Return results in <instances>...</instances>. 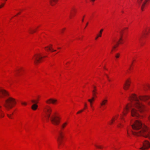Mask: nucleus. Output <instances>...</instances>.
Masks as SVG:
<instances>
[{"label":"nucleus","mask_w":150,"mask_h":150,"mask_svg":"<svg viewBox=\"0 0 150 150\" xmlns=\"http://www.w3.org/2000/svg\"><path fill=\"white\" fill-rule=\"evenodd\" d=\"M150 98V96H142L137 97L135 94H133L129 97V100L132 102V104H128L125 108L123 113L125 115L127 111L129 109L131 110V114L132 117H137L139 116V112H142L145 109V106L141 102H144Z\"/></svg>","instance_id":"f257e3e1"},{"label":"nucleus","mask_w":150,"mask_h":150,"mask_svg":"<svg viewBox=\"0 0 150 150\" xmlns=\"http://www.w3.org/2000/svg\"><path fill=\"white\" fill-rule=\"evenodd\" d=\"M131 125L133 131H132V134L136 136H142L148 138L150 140V133L148 128L144 125L142 124L141 122L137 120Z\"/></svg>","instance_id":"f03ea898"},{"label":"nucleus","mask_w":150,"mask_h":150,"mask_svg":"<svg viewBox=\"0 0 150 150\" xmlns=\"http://www.w3.org/2000/svg\"><path fill=\"white\" fill-rule=\"evenodd\" d=\"M47 118H50V120L52 123L55 125H57L60 122V118L59 117L56 116L54 114L51 116L52 112V109L50 106H47Z\"/></svg>","instance_id":"7ed1b4c3"},{"label":"nucleus","mask_w":150,"mask_h":150,"mask_svg":"<svg viewBox=\"0 0 150 150\" xmlns=\"http://www.w3.org/2000/svg\"><path fill=\"white\" fill-rule=\"evenodd\" d=\"M5 103L4 106L8 110L12 108L16 103L15 99L11 97H8L5 100Z\"/></svg>","instance_id":"20e7f679"},{"label":"nucleus","mask_w":150,"mask_h":150,"mask_svg":"<svg viewBox=\"0 0 150 150\" xmlns=\"http://www.w3.org/2000/svg\"><path fill=\"white\" fill-rule=\"evenodd\" d=\"M43 56L39 54H35L32 57V59L33 61L34 64L36 65H38L42 60Z\"/></svg>","instance_id":"39448f33"},{"label":"nucleus","mask_w":150,"mask_h":150,"mask_svg":"<svg viewBox=\"0 0 150 150\" xmlns=\"http://www.w3.org/2000/svg\"><path fill=\"white\" fill-rule=\"evenodd\" d=\"M64 137V134L62 132L60 131L58 132V135L57 138L59 147H60L62 144V140Z\"/></svg>","instance_id":"423d86ee"},{"label":"nucleus","mask_w":150,"mask_h":150,"mask_svg":"<svg viewBox=\"0 0 150 150\" xmlns=\"http://www.w3.org/2000/svg\"><path fill=\"white\" fill-rule=\"evenodd\" d=\"M142 143V146L140 148V149L145 150L148 149L150 147V143L147 140H144Z\"/></svg>","instance_id":"0eeeda50"},{"label":"nucleus","mask_w":150,"mask_h":150,"mask_svg":"<svg viewBox=\"0 0 150 150\" xmlns=\"http://www.w3.org/2000/svg\"><path fill=\"white\" fill-rule=\"evenodd\" d=\"M8 95V93L5 90L0 89V98H3L4 96Z\"/></svg>","instance_id":"6e6552de"},{"label":"nucleus","mask_w":150,"mask_h":150,"mask_svg":"<svg viewBox=\"0 0 150 150\" xmlns=\"http://www.w3.org/2000/svg\"><path fill=\"white\" fill-rule=\"evenodd\" d=\"M130 82L128 80L125 82L123 85V88L125 90H127L130 86Z\"/></svg>","instance_id":"1a4fd4ad"},{"label":"nucleus","mask_w":150,"mask_h":150,"mask_svg":"<svg viewBox=\"0 0 150 150\" xmlns=\"http://www.w3.org/2000/svg\"><path fill=\"white\" fill-rule=\"evenodd\" d=\"M31 102L32 103H35V104H33L32 107H31V108L33 110H35L37 109V108L38 107V105L36 104V103H37L38 102L37 101H36L34 100H31Z\"/></svg>","instance_id":"9d476101"},{"label":"nucleus","mask_w":150,"mask_h":150,"mask_svg":"<svg viewBox=\"0 0 150 150\" xmlns=\"http://www.w3.org/2000/svg\"><path fill=\"white\" fill-rule=\"evenodd\" d=\"M57 101V100H56L53 99L51 98L49 100H47V104L48 103V104H50V103L54 104Z\"/></svg>","instance_id":"9b49d317"},{"label":"nucleus","mask_w":150,"mask_h":150,"mask_svg":"<svg viewBox=\"0 0 150 150\" xmlns=\"http://www.w3.org/2000/svg\"><path fill=\"white\" fill-rule=\"evenodd\" d=\"M108 102V100L106 99L103 100L100 103V105L101 106H104L107 104Z\"/></svg>","instance_id":"f8f14e48"},{"label":"nucleus","mask_w":150,"mask_h":150,"mask_svg":"<svg viewBox=\"0 0 150 150\" xmlns=\"http://www.w3.org/2000/svg\"><path fill=\"white\" fill-rule=\"evenodd\" d=\"M58 0H50V3L51 5L54 6Z\"/></svg>","instance_id":"ddd939ff"},{"label":"nucleus","mask_w":150,"mask_h":150,"mask_svg":"<svg viewBox=\"0 0 150 150\" xmlns=\"http://www.w3.org/2000/svg\"><path fill=\"white\" fill-rule=\"evenodd\" d=\"M123 30H121V31L120 32V34L121 35V38H120V39L119 41L118 42H117V45H118L119 43H121V42H119L120 40H122V36L123 35Z\"/></svg>","instance_id":"4468645a"},{"label":"nucleus","mask_w":150,"mask_h":150,"mask_svg":"<svg viewBox=\"0 0 150 150\" xmlns=\"http://www.w3.org/2000/svg\"><path fill=\"white\" fill-rule=\"evenodd\" d=\"M94 89L92 91L93 95V96L96 97V94L97 93L96 92V87L95 86H93Z\"/></svg>","instance_id":"2eb2a0df"},{"label":"nucleus","mask_w":150,"mask_h":150,"mask_svg":"<svg viewBox=\"0 0 150 150\" xmlns=\"http://www.w3.org/2000/svg\"><path fill=\"white\" fill-rule=\"evenodd\" d=\"M1 107L0 106V118L4 117V115L3 111L1 110Z\"/></svg>","instance_id":"dca6fc26"},{"label":"nucleus","mask_w":150,"mask_h":150,"mask_svg":"<svg viewBox=\"0 0 150 150\" xmlns=\"http://www.w3.org/2000/svg\"><path fill=\"white\" fill-rule=\"evenodd\" d=\"M88 101L89 102V103H90V106L92 108V110H93L94 109V108L93 107V106L92 105V100H91V99H89L88 100Z\"/></svg>","instance_id":"f3484780"},{"label":"nucleus","mask_w":150,"mask_h":150,"mask_svg":"<svg viewBox=\"0 0 150 150\" xmlns=\"http://www.w3.org/2000/svg\"><path fill=\"white\" fill-rule=\"evenodd\" d=\"M47 50H49L52 52H53L54 51H56V50H53L51 47L47 46Z\"/></svg>","instance_id":"a211bd4d"},{"label":"nucleus","mask_w":150,"mask_h":150,"mask_svg":"<svg viewBox=\"0 0 150 150\" xmlns=\"http://www.w3.org/2000/svg\"><path fill=\"white\" fill-rule=\"evenodd\" d=\"M36 30H33L31 29H30L29 30V32L30 34H33L34 32H35Z\"/></svg>","instance_id":"6ab92c4d"},{"label":"nucleus","mask_w":150,"mask_h":150,"mask_svg":"<svg viewBox=\"0 0 150 150\" xmlns=\"http://www.w3.org/2000/svg\"><path fill=\"white\" fill-rule=\"evenodd\" d=\"M146 30H144L143 31V33H142V36H141V37H142V36H143L144 35H145L147 34V33H146Z\"/></svg>","instance_id":"aec40b11"},{"label":"nucleus","mask_w":150,"mask_h":150,"mask_svg":"<svg viewBox=\"0 0 150 150\" xmlns=\"http://www.w3.org/2000/svg\"><path fill=\"white\" fill-rule=\"evenodd\" d=\"M67 124V122L64 123L62 126V127L64 128L65 127V126Z\"/></svg>","instance_id":"412c9836"},{"label":"nucleus","mask_w":150,"mask_h":150,"mask_svg":"<svg viewBox=\"0 0 150 150\" xmlns=\"http://www.w3.org/2000/svg\"><path fill=\"white\" fill-rule=\"evenodd\" d=\"M7 116L8 117H9V118H11V119L13 118V117H12V115L8 114H7Z\"/></svg>","instance_id":"4be33fe9"},{"label":"nucleus","mask_w":150,"mask_h":150,"mask_svg":"<svg viewBox=\"0 0 150 150\" xmlns=\"http://www.w3.org/2000/svg\"><path fill=\"white\" fill-rule=\"evenodd\" d=\"M95 146H96V147L98 149H101L102 148V147L100 146H98L96 145H95Z\"/></svg>","instance_id":"5701e85b"},{"label":"nucleus","mask_w":150,"mask_h":150,"mask_svg":"<svg viewBox=\"0 0 150 150\" xmlns=\"http://www.w3.org/2000/svg\"><path fill=\"white\" fill-rule=\"evenodd\" d=\"M120 55V54L119 53H117L116 54V55H115V57L116 58H118L119 57Z\"/></svg>","instance_id":"b1692460"},{"label":"nucleus","mask_w":150,"mask_h":150,"mask_svg":"<svg viewBox=\"0 0 150 150\" xmlns=\"http://www.w3.org/2000/svg\"><path fill=\"white\" fill-rule=\"evenodd\" d=\"M84 109H85V108H84L83 109L80 110L79 111V112H77V114H79L80 113L82 112L83 111V110H84Z\"/></svg>","instance_id":"393cba45"},{"label":"nucleus","mask_w":150,"mask_h":150,"mask_svg":"<svg viewBox=\"0 0 150 150\" xmlns=\"http://www.w3.org/2000/svg\"><path fill=\"white\" fill-rule=\"evenodd\" d=\"M115 120V118H113L112 119L110 123V124L111 125L113 123V121Z\"/></svg>","instance_id":"a878e982"},{"label":"nucleus","mask_w":150,"mask_h":150,"mask_svg":"<svg viewBox=\"0 0 150 150\" xmlns=\"http://www.w3.org/2000/svg\"><path fill=\"white\" fill-rule=\"evenodd\" d=\"M21 103L22 105H27V103L25 102H21Z\"/></svg>","instance_id":"bb28decb"},{"label":"nucleus","mask_w":150,"mask_h":150,"mask_svg":"<svg viewBox=\"0 0 150 150\" xmlns=\"http://www.w3.org/2000/svg\"><path fill=\"white\" fill-rule=\"evenodd\" d=\"M142 0H138L137 1L138 4L139 5H140L141 3V2L142 1Z\"/></svg>","instance_id":"cd10ccee"},{"label":"nucleus","mask_w":150,"mask_h":150,"mask_svg":"<svg viewBox=\"0 0 150 150\" xmlns=\"http://www.w3.org/2000/svg\"><path fill=\"white\" fill-rule=\"evenodd\" d=\"M20 71V69H18L16 71V74H18V73H19Z\"/></svg>","instance_id":"c85d7f7f"},{"label":"nucleus","mask_w":150,"mask_h":150,"mask_svg":"<svg viewBox=\"0 0 150 150\" xmlns=\"http://www.w3.org/2000/svg\"><path fill=\"white\" fill-rule=\"evenodd\" d=\"M116 46H114L113 47H112V50L111 51V52H112L113 50L115 49L116 47Z\"/></svg>","instance_id":"c756f323"},{"label":"nucleus","mask_w":150,"mask_h":150,"mask_svg":"<svg viewBox=\"0 0 150 150\" xmlns=\"http://www.w3.org/2000/svg\"><path fill=\"white\" fill-rule=\"evenodd\" d=\"M101 35H102V34H100V33L99 32V34L97 35V36L99 37H101Z\"/></svg>","instance_id":"7c9ffc66"},{"label":"nucleus","mask_w":150,"mask_h":150,"mask_svg":"<svg viewBox=\"0 0 150 150\" xmlns=\"http://www.w3.org/2000/svg\"><path fill=\"white\" fill-rule=\"evenodd\" d=\"M44 117H45V116L44 115H42V120H44Z\"/></svg>","instance_id":"2f4dec72"},{"label":"nucleus","mask_w":150,"mask_h":150,"mask_svg":"<svg viewBox=\"0 0 150 150\" xmlns=\"http://www.w3.org/2000/svg\"><path fill=\"white\" fill-rule=\"evenodd\" d=\"M4 6V4H2L1 5H0V8Z\"/></svg>","instance_id":"473e14b6"},{"label":"nucleus","mask_w":150,"mask_h":150,"mask_svg":"<svg viewBox=\"0 0 150 150\" xmlns=\"http://www.w3.org/2000/svg\"><path fill=\"white\" fill-rule=\"evenodd\" d=\"M103 29H101L100 30V31H99L100 33V34H102V33L103 32Z\"/></svg>","instance_id":"72a5a7b5"},{"label":"nucleus","mask_w":150,"mask_h":150,"mask_svg":"<svg viewBox=\"0 0 150 150\" xmlns=\"http://www.w3.org/2000/svg\"><path fill=\"white\" fill-rule=\"evenodd\" d=\"M127 135H128V137H129L130 136V135L129 134V133H128V129H127Z\"/></svg>","instance_id":"f704fd0d"},{"label":"nucleus","mask_w":150,"mask_h":150,"mask_svg":"<svg viewBox=\"0 0 150 150\" xmlns=\"http://www.w3.org/2000/svg\"><path fill=\"white\" fill-rule=\"evenodd\" d=\"M91 99V100H92V101H93L94 100L95 98H94L93 97H92V99Z\"/></svg>","instance_id":"c9c22d12"},{"label":"nucleus","mask_w":150,"mask_h":150,"mask_svg":"<svg viewBox=\"0 0 150 150\" xmlns=\"http://www.w3.org/2000/svg\"><path fill=\"white\" fill-rule=\"evenodd\" d=\"M122 125V124L121 123H120L117 126L119 127H120V126Z\"/></svg>","instance_id":"e433bc0d"},{"label":"nucleus","mask_w":150,"mask_h":150,"mask_svg":"<svg viewBox=\"0 0 150 150\" xmlns=\"http://www.w3.org/2000/svg\"><path fill=\"white\" fill-rule=\"evenodd\" d=\"M65 29V28H64L62 29V31H61V32H62V33H63V31H64V30Z\"/></svg>","instance_id":"4c0bfd02"},{"label":"nucleus","mask_w":150,"mask_h":150,"mask_svg":"<svg viewBox=\"0 0 150 150\" xmlns=\"http://www.w3.org/2000/svg\"><path fill=\"white\" fill-rule=\"evenodd\" d=\"M147 103L148 105H150V101L149 102H147Z\"/></svg>","instance_id":"58836bf2"},{"label":"nucleus","mask_w":150,"mask_h":150,"mask_svg":"<svg viewBox=\"0 0 150 150\" xmlns=\"http://www.w3.org/2000/svg\"><path fill=\"white\" fill-rule=\"evenodd\" d=\"M99 37L97 35V36L95 38V40H96Z\"/></svg>","instance_id":"ea45409f"},{"label":"nucleus","mask_w":150,"mask_h":150,"mask_svg":"<svg viewBox=\"0 0 150 150\" xmlns=\"http://www.w3.org/2000/svg\"><path fill=\"white\" fill-rule=\"evenodd\" d=\"M105 75H106V76L107 77V78H108V79H109V77H108V75L107 74H105Z\"/></svg>","instance_id":"a19ab883"},{"label":"nucleus","mask_w":150,"mask_h":150,"mask_svg":"<svg viewBox=\"0 0 150 150\" xmlns=\"http://www.w3.org/2000/svg\"><path fill=\"white\" fill-rule=\"evenodd\" d=\"M84 107H86V103H85L84 104Z\"/></svg>","instance_id":"79ce46f5"},{"label":"nucleus","mask_w":150,"mask_h":150,"mask_svg":"<svg viewBox=\"0 0 150 150\" xmlns=\"http://www.w3.org/2000/svg\"><path fill=\"white\" fill-rule=\"evenodd\" d=\"M88 22H87V23H86V26L85 27V28H86V26H87V25H88Z\"/></svg>","instance_id":"37998d69"},{"label":"nucleus","mask_w":150,"mask_h":150,"mask_svg":"<svg viewBox=\"0 0 150 150\" xmlns=\"http://www.w3.org/2000/svg\"><path fill=\"white\" fill-rule=\"evenodd\" d=\"M149 119L150 121V115L149 117Z\"/></svg>","instance_id":"c03bdc74"},{"label":"nucleus","mask_w":150,"mask_h":150,"mask_svg":"<svg viewBox=\"0 0 150 150\" xmlns=\"http://www.w3.org/2000/svg\"><path fill=\"white\" fill-rule=\"evenodd\" d=\"M91 1L94 2L95 1V0H90Z\"/></svg>","instance_id":"a18cd8bd"},{"label":"nucleus","mask_w":150,"mask_h":150,"mask_svg":"<svg viewBox=\"0 0 150 150\" xmlns=\"http://www.w3.org/2000/svg\"><path fill=\"white\" fill-rule=\"evenodd\" d=\"M82 22H83V18H82Z\"/></svg>","instance_id":"49530a36"},{"label":"nucleus","mask_w":150,"mask_h":150,"mask_svg":"<svg viewBox=\"0 0 150 150\" xmlns=\"http://www.w3.org/2000/svg\"><path fill=\"white\" fill-rule=\"evenodd\" d=\"M108 79V80L109 81H110V79Z\"/></svg>","instance_id":"de8ad7c7"},{"label":"nucleus","mask_w":150,"mask_h":150,"mask_svg":"<svg viewBox=\"0 0 150 150\" xmlns=\"http://www.w3.org/2000/svg\"><path fill=\"white\" fill-rule=\"evenodd\" d=\"M57 48H58V49H60V47H58Z\"/></svg>","instance_id":"09e8293b"},{"label":"nucleus","mask_w":150,"mask_h":150,"mask_svg":"<svg viewBox=\"0 0 150 150\" xmlns=\"http://www.w3.org/2000/svg\"><path fill=\"white\" fill-rule=\"evenodd\" d=\"M131 65L130 66V68H129V69H130V67H131Z\"/></svg>","instance_id":"8fccbe9b"},{"label":"nucleus","mask_w":150,"mask_h":150,"mask_svg":"<svg viewBox=\"0 0 150 150\" xmlns=\"http://www.w3.org/2000/svg\"><path fill=\"white\" fill-rule=\"evenodd\" d=\"M13 113H12V114H11V115H13Z\"/></svg>","instance_id":"3c124183"},{"label":"nucleus","mask_w":150,"mask_h":150,"mask_svg":"<svg viewBox=\"0 0 150 150\" xmlns=\"http://www.w3.org/2000/svg\"><path fill=\"white\" fill-rule=\"evenodd\" d=\"M73 10L74 11H75V10L74 9H73Z\"/></svg>","instance_id":"603ef678"},{"label":"nucleus","mask_w":150,"mask_h":150,"mask_svg":"<svg viewBox=\"0 0 150 150\" xmlns=\"http://www.w3.org/2000/svg\"><path fill=\"white\" fill-rule=\"evenodd\" d=\"M20 14V13H18V14Z\"/></svg>","instance_id":"864d4df0"},{"label":"nucleus","mask_w":150,"mask_h":150,"mask_svg":"<svg viewBox=\"0 0 150 150\" xmlns=\"http://www.w3.org/2000/svg\"><path fill=\"white\" fill-rule=\"evenodd\" d=\"M125 29H128L127 28H126Z\"/></svg>","instance_id":"5fc2aeb1"},{"label":"nucleus","mask_w":150,"mask_h":150,"mask_svg":"<svg viewBox=\"0 0 150 150\" xmlns=\"http://www.w3.org/2000/svg\"><path fill=\"white\" fill-rule=\"evenodd\" d=\"M105 69H106L104 68Z\"/></svg>","instance_id":"6e6d98bb"}]
</instances>
